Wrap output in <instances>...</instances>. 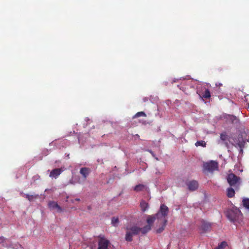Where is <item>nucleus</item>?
Returning a JSON list of instances; mask_svg holds the SVG:
<instances>
[{
    "label": "nucleus",
    "mask_w": 249,
    "mask_h": 249,
    "mask_svg": "<svg viewBox=\"0 0 249 249\" xmlns=\"http://www.w3.org/2000/svg\"><path fill=\"white\" fill-rule=\"evenodd\" d=\"M140 207L142 211L144 212L148 209L149 205L145 201L142 200L140 202Z\"/></svg>",
    "instance_id": "ddd939ff"
},
{
    "label": "nucleus",
    "mask_w": 249,
    "mask_h": 249,
    "mask_svg": "<svg viewBox=\"0 0 249 249\" xmlns=\"http://www.w3.org/2000/svg\"><path fill=\"white\" fill-rule=\"evenodd\" d=\"M195 145L196 146H201L202 147H206V143L204 141H197L196 142Z\"/></svg>",
    "instance_id": "4be33fe9"
},
{
    "label": "nucleus",
    "mask_w": 249,
    "mask_h": 249,
    "mask_svg": "<svg viewBox=\"0 0 249 249\" xmlns=\"http://www.w3.org/2000/svg\"><path fill=\"white\" fill-rule=\"evenodd\" d=\"M156 218H157L156 214L155 215H148L146 219L148 225H150L151 226Z\"/></svg>",
    "instance_id": "f8f14e48"
},
{
    "label": "nucleus",
    "mask_w": 249,
    "mask_h": 249,
    "mask_svg": "<svg viewBox=\"0 0 249 249\" xmlns=\"http://www.w3.org/2000/svg\"><path fill=\"white\" fill-rule=\"evenodd\" d=\"M119 223L118 217H113L111 219V224L114 227H117Z\"/></svg>",
    "instance_id": "6ab92c4d"
},
{
    "label": "nucleus",
    "mask_w": 249,
    "mask_h": 249,
    "mask_svg": "<svg viewBox=\"0 0 249 249\" xmlns=\"http://www.w3.org/2000/svg\"><path fill=\"white\" fill-rule=\"evenodd\" d=\"M90 170L89 168L83 167L80 170V173L83 176L84 180H86L87 177L90 173Z\"/></svg>",
    "instance_id": "6e6552de"
},
{
    "label": "nucleus",
    "mask_w": 249,
    "mask_h": 249,
    "mask_svg": "<svg viewBox=\"0 0 249 249\" xmlns=\"http://www.w3.org/2000/svg\"><path fill=\"white\" fill-rule=\"evenodd\" d=\"M140 116L146 117V115L143 111H140L137 112L134 116V118H137Z\"/></svg>",
    "instance_id": "b1692460"
},
{
    "label": "nucleus",
    "mask_w": 249,
    "mask_h": 249,
    "mask_svg": "<svg viewBox=\"0 0 249 249\" xmlns=\"http://www.w3.org/2000/svg\"><path fill=\"white\" fill-rule=\"evenodd\" d=\"M63 171V170L62 168L54 169L51 171L49 176L51 178H57Z\"/></svg>",
    "instance_id": "0eeeda50"
},
{
    "label": "nucleus",
    "mask_w": 249,
    "mask_h": 249,
    "mask_svg": "<svg viewBox=\"0 0 249 249\" xmlns=\"http://www.w3.org/2000/svg\"><path fill=\"white\" fill-rule=\"evenodd\" d=\"M169 213V209L164 204H161L160 207L159 211L156 213V216L159 220H162L166 219L165 217L168 215Z\"/></svg>",
    "instance_id": "7ed1b4c3"
},
{
    "label": "nucleus",
    "mask_w": 249,
    "mask_h": 249,
    "mask_svg": "<svg viewBox=\"0 0 249 249\" xmlns=\"http://www.w3.org/2000/svg\"><path fill=\"white\" fill-rule=\"evenodd\" d=\"M78 183H81V182H80V181H78Z\"/></svg>",
    "instance_id": "cd10ccee"
},
{
    "label": "nucleus",
    "mask_w": 249,
    "mask_h": 249,
    "mask_svg": "<svg viewBox=\"0 0 249 249\" xmlns=\"http://www.w3.org/2000/svg\"><path fill=\"white\" fill-rule=\"evenodd\" d=\"M38 195H30L29 194L26 195V198H27L30 201H33L34 199L37 197Z\"/></svg>",
    "instance_id": "412c9836"
},
{
    "label": "nucleus",
    "mask_w": 249,
    "mask_h": 249,
    "mask_svg": "<svg viewBox=\"0 0 249 249\" xmlns=\"http://www.w3.org/2000/svg\"><path fill=\"white\" fill-rule=\"evenodd\" d=\"M133 234L129 231H127L125 239L128 242H131L133 240Z\"/></svg>",
    "instance_id": "dca6fc26"
},
{
    "label": "nucleus",
    "mask_w": 249,
    "mask_h": 249,
    "mask_svg": "<svg viewBox=\"0 0 249 249\" xmlns=\"http://www.w3.org/2000/svg\"><path fill=\"white\" fill-rule=\"evenodd\" d=\"M240 211L238 210L235 211L230 210L227 212V217L231 221H234L236 220L238 217V213Z\"/></svg>",
    "instance_id": "20e7f679"
},
{
    "label": "nucleus",
    "mask_w": 249,
    "mask_h": 249,
    "mask_svg": "<svg viewBox=\"0 0 249 249\" xmlns=\"http://www.w3.org/2000/svg\"><path fill=\"white\" fill-rule=\"evenodd\" d=\"M235 195V191L234 190L231 188L229 187L227 189V196L228 197L231 198L233 197Z\"/></svg>",
    "instance_id": "4468645a"
},
{
    "label": "nucleus",
    "mask_w": 249,
    "mask_h": 249,
    "mask_svg": "<svg viewBox=\"0 0 249 249\" xmlns=\"http://www.w3.org/2000/svg\"><path fill=\"white\" fill-rule=\"evenodd\" d=\"M109 241L107 239L102 237L98 241V249H108Z\"/></svg>",
    "instance_id": "39448f33"
},
{
    "label": "nucleus",
    "mask_w": 249,
    "mask_h": 249,
    "mask_svg": "<svg viewBox=\"0 0 249 249\" xmlns=\"http://www.w3.org/2000/svg\"><path fill=\"white\" fill-rule=\"evenodd\" d=\"M227 179L228 183L231 186L238 187L240 185V178L233 173L229 174Z\"/></svg>",
    "instance_id": "f03ea898"
},
{
    "label": "nucleus",
    "mask_w": 249,
    "mask_h": 249,
    "mask_svg": "<svg viewBox=\"0 0 249 249\" xmlns=\"http://www.w3.org/2000/svg\"><path fill=\"white\" fill-rule=\"evenodd\" d=\"M186 184L188 186V189L191 191H194L198 187V182L195 180L189 181Z\"/></svg>",
    "instance_id": "423d86ee"
},
{
    "label": "nucleus",
    "mask_w": 249,
    "mask_h": 249,
    "mask_svg": "<svg viewBox=\"0 0 249 249\" xmlns=\"http://www.w3.org/2000/svg\"><path fill=\"white\" fill-rule=\"evenodd\" d=\"M7 239L5 238L4 237H0V244H2L3 247H7V245L4 244V242Z\"/></svg>",
    "instance_id": "393cba45"
},
{
    "label": "nucleus",
    "mask_w": 249,
    "mask_h": 249,
    "mask_svg": "<svg viewBox=\"0 0 249 249\" xmlns=\"http://www.w3.org/2000/svg\"><path fill=\"white\" fill-rule=\"evenodd\" d=\"M243 204L244 207L246 208L249 209V199L246 198L244 199L243 200Z\"/></svg>",
    "instance_id": "5701e85b"
},
{
    "label": "nucleus",
    "mask_w": 249,
    "mask_h": 249,
    "mask_svg": "<svg viewBox=\"0 0 249 249\" xmlns=\"http://www.w3.org/2000/svg\"><path fill=\"white\" fill-rule=\"evenodd\" d=\"M202 96L204 98L209 99L211 97V93L209 90L208 89H206L203 93Z\"/></svg>",
    "instance_id": "aec40b11"
},
{
    "label": "nucleus",
    "mask_w": 249,
    "mask_h": 249,
    "mask_svg": "<svg viewBox=\"0 0 249 249\" xmlns=\"http://www.w3.org/2000/svg\"><path fill=\"white\" fill-rule=\"evenodd\" d=\"M126 230L130 231L133 235H137L140 233L141 228L134 226L131 227H127Z\"/></svg>",
    "instance_id": "1a4fd4ad"
},
{
    "label": "nucleus",
    "mask_w": 249,
    "mask_h": 249,
    "mask_svg": "<svg viewBox=\"0 0 249 249\" xmlns=\"http://www.w3.org/2000/svg\"><path fill=\"white\" fill-rule=\"evenodd\" d=\"M161 221L162 224L160 227L156 230V233H161L164 230L165 228L167 225V220L166 219H162Z\"/></svg>",
    "instance_id": "9b49d317"
},
{
    "label": "nucleus",
    "mask_w": 249,
    "mask_h": 249,
    "mask_svg": "<svg viewBox=\"0 0 249 249\" xmlns=\"http://www.w3.org/2000/svg\"><path fill=\"white\" fill-rule=\"evenodd\" d=\"M204 172L213 173L214 171L218 169V163L214 160L204 162L203 165Z\"/></svg>",
    "instance_id": "f257e3e1"
},
{
    "label": "nucleus",
    "mask_w": 249,
    "mask_h": 249,
    "mask_svg": "<svg viewBox=\"0 0 249 249\" xmlns=\"http://www.w3.org/2000/svg\"><path fill=\"white\" fill-rule=\"evenodd\" d=\"M211 225L209 223L203 222L201 226V228L204 231H207L210 229Z\"/></svg>",
    "instance_id": "f3484780"
},
{
    "label": "nucleus",
    "mask_w": 249,
    "mask_h": 249,
    "mask_svg": "<svg viewBox=\"0 0 249 249\" xmlns=\"http://www.w3.org/2000/svg\"><path fill=\"white\" fill-rule=\"evenodd\" d=\"M220 139L221 140L224 141L227 139V135L226 132H223L220 134Z\"/></svg>",
    "instance_id": "a878e982"
},
{
    "label": "nucleus",
    "mask_w": 249,
    "mask_h": 249,
    "mask_svg": "<svg viewBox=\"0 0 249 249\" xmlns=\"http://www.w3.org/2000/svg\"><path fill=\"white\" fill-rule=\"evenodd\" d=\"M75 201H80V199L79 198H76L74 199ZM71 202L72 203L74 202V200H71Z\"/></svg>",
    "instance_id": "bb28decb"
},
{
    "label": "nucleus",
    "mask_w": 249,
    "mask_h": 249,
    "mask_svg": "<svg viewBox=\"0 0 249 249\" xmlns=\"http://www.w3.org/2000/svg\"><path fill=\"white\" fill-rule=\"evenodd\" d=\"M144 189L145 186L143 184H140L135 186L134 190L136 192H140L143 191Z\"/></svg>",
    "instance_id": "a211bd4d"
},
{
    "label": "nucleus",
    "mask_w": 249,
    "mask_h": 249,
    "mask_svg": "<svg viewBox=\"0 0 249 249\" xmlns=\"http://www.w3.org/2000/svg\"><path fill=\"white\" fill-rule=\"evenodd\" d=\"M151 229V226L150 225H146L144 227L141 228L140 232L142 234H144L147 233Z\"/></svg>",
    "instance_id": "2eb2a0df"
},
{
    "label": "nucleus",
    "mask_w": 249,
    "mask_h": 249,
    "mask_svg": "<svg viewBox=\"0 0 249 249\" xmlns=\"http://www.w3.org/2000/svg\"><path fill=\"white\" fill-rule=\"evenodd\" d=\"M49 207L52 209H56L57 211L61 212L62 211L61 207L58 205L57 202L54 201H51L48 204Z\"/></svg>",
    "instance_id": "9d476101"
}]
</instances>
